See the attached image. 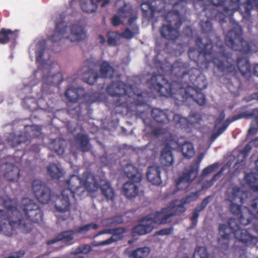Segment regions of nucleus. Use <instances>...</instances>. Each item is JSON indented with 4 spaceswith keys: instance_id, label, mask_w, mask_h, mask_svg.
I'll list each match as a JSON object with an SVG mask.
<instances>
[{
    "instance_id": "64",
    "label": "nucleus",
    "mask_w": 258,
    "mask_h": 258,
    "mask_svg": "<svg viewBox=\"0 0 258 258\" xmlns=\"http://www.w3.org/2000/svg\"><path fill=\"white\" fill-rule=\"evenodd\" d=\"M98 40L101 43H103L105 42V38L101 35H99Z\"/></svg>"
},
{
    "instance_id": "49",
    "label": "nucleus",
    "mask_w": 258,
    "mask_h": 258,
    "mask_svg": "<svg viewBox=\"0 0 258 258\" xmlns=\"http://www.w3.org/2000/svg\"><path fill=\"white\" fill-rule=\"evenodd\" d=\"M218 164L217 163H214L210 166H209L203 170V175L205 176L213 172L218 167Z\"/></svg>"
},
{
    "instance_id": "6",
    "label": "nucleus",
    "mask_w": 258,
    "mask_h": 258,
    "mask_svg": "<svg viewBox=\"0 0 258 258\" xmlns=\"http://www.w3.org/2000/svg\"><path fill=\"white\" fill-rule=\"evenodd\" d=\"M234 234L235 238L239 241L242 240V230L241 222L239 220L231 219L229 221V226L220 225L219 229V237L218 239L220 245H226L231 232Z\"/></svg>"
},
{
    "instance_id": "47",
    "label": "nucleus",
    "mask_w": 258,
    "mask_h": 258,
    "mask_svg": "<svg viewBox=\"0 0 258 258\" xmlns=\"http://www.w3.org/2000/svg\"><path fill=\"white\" fill-rule=\"evenodd\" d=\"M152 116L158 122H162V119L165 117V114L158 109H155L153 110Z\"/></svg>"
},
{
    "instance_id": "39",
    "label": "nucleus",
    "mask_w": 258,
    "mask_h": 258,
    "mask_svg": "<svg viewBox=\"0 0 258 258\" xmlns=\"http://www.w3.org/2000/svg\"><path fill=\"white\" fill-rule=\"evenodd\" d=\"M78 92L76 89L70 88L66 91V97L70 101L75 102L78 99Z\"/></svg>"
},
{
    "instance_id": "27",
    "label": "nucleus",
    "mask_w": 258,
    "mask_h": 258,
    "mask_svg": "<svg viewBox=\"0 0 258 258\" xmlns=\"http://www.w3.org/2000/svg\"><path fill=\"white\" fill-rule=\"evenodd\" d=\"M253 229L256 234V236L249 234L248 239H245L243 237V244L247 246H255L258 243V222L253 225Z\"/></svg>"
},
{
    "instance_id": "13",
    "label": "nucleus",
    "mask_w": 258,
    "mask_h": 258,
    "mask_svg": "<svg viewBox=\"0 0 258 258\" xmlns=\"http://www.w3.org/2000/svg\"><path fill=\"white\" fill-rule=\"evenodd\" d=\"M124 232V230L122 228L113 230H105L102 231L101 232H99L97 235L106 233H111L112 234V237L107 240L100 242H94L93 243V245L95 246H99L110 244L113 242L121 239L123 237V234Z\"/></svg>"
},
{
    "instance_id": "53",
    "label": "nucleus",
    "mask_w": 258,
    "mask_h": 258,
    "mask_svg": "<svg viewBox=\"0 0 258 258\" xmlns=\"http://www.w3.org/2000/svg\"><path fill=\"white\" fill-rule=\"evenodd\" d=\"M253 147L251 144H250V141L245 146V147L243 149V156L245 157L247 156L248 153L251 150L252 148Z\"/></svg>"
},
{
    "instance_id": "16",
    "label": "nucleus",
    "mask_w": 258,
    "mask_h": 258,
    "mask_svg": "<svg viewBox=\"0 0 258 258\" xmlns=\"http://www.w3.org/2000/svg\"><path fill=\"white\" fill-rule=\"evenodd\" d=\"M141 8L143 12L150 11L152 14L153 12L161 11L164 7V3L161 0H142Z\"/></svg>"
},
{
    "instance_id": "30",
    "label": "nucleus",
    "mask_w": 258,
    "mask_h": 258,
    "mask_svg": "<svg viewBox=\"0 0 258 258\" xmlns=\"http://www.w3.org/2000/svg\"><path fill=\"white\" fill-rule=\"evenodd\" d=\"M100 186L104 195L108 199H112L114 196V192L109 183L106 180L102 179L100 181Z\"/></svg>"
},
{
    "instance_id": "36",
    "label": "nucleus",
    "mask_w": 258,
    "mask_h": 258,
    "mask_svg": "<svg viewBox=\"0 0 258 258\" xmlns=\"http://www.w3.org/2000/svg\"><path fill=\"white\" fill-rule=\"evenodd\" d=\"M173 119L175 122L178 123L179 124H181V126H183L184 125V124L187 123V119L181 116L179 114L175 115L173 117ZM196 122H197V121L196 120L195 116H190L189 121H188V123L194 124V123H195Z\"/></svg>"
},
{
    "instance_id": "11",
    "label": "nucleus",
    "mask_w": 258,
    "mask_h": 258,
    "mask_svg": "<svg viewBox=\"0 0 258 258\" xmlns=\"http://www.w3.org/2000/svg\"><path fill=\"white\" fill-rule=\"evenodd\" d=\"M148 84L162 96L169 97L172 94L170 85L162 76H153L148 82Z\"/></svg>"
},
{
    "instance_id": "41",
    "label": "nucleus",
    "mask_w": 258,
    "mask_h": 258,
    "mask_svg": "<svg viewBox=\"0 0 258 258\" xmlns=\"http://www.w3.org/2000/svg\"><path fill=\"white\" fill-rule=\"evenodd\" d=\"M251 75L250 64L248 60H245V63H243V77L248 80Z\"/></svg>"
},
{
    "instance_id": "54",
    "label": "nucleus",
    "mask_w": 258,
    "mask_h": 258,
    "mask_svg": "<svg viewBox=\"0 0 258 258\" xmlns=\"http://www.w3.org/2000/svg\"><path fill=\"white\" fill-rule=\"evenodd\" d=\"M12 219V218H11ZM22 222L20 221L19 219L16 221L13 220V219L10 220L9 221V225H8V227H15V225H18V226L22 227Z\"/></svg>"
},
{
    "instance_id": "35",
    "label": "nucleus",
    "mask_w": 258,
    "mask_h": 258,
    "mask_svg": "<svg viewBox=\"0 0 258 258\" xmlns=\"http://www.w3.org/2000/svg\"><path fill=\"white\" fill-rule=\"evenodd\" d=\"M113 73L112 68L107 62H104L101 66L100 76L102 77H111Z\"/></svg>"
},
{
    "instance_id": "26",
    "label": "nucleus",
    "mask_w": 258,
    "mask_h": 258,
    "mask_svg": "<svg viewBox=\"0 0 258 258\" xmlns=\"http://www.w3.org/2000/svg\"><path fill=\"white\" fill-rule=\"evenodd\" d=\"M150 252V249L148 247L138 248L132 251L129 256L132 258H145Z\"/></svg>"
},
{
    "instance_id": "22",
    "label": "nucleus",
    "mask_w": 258,
    "mask_h": 258,
    "mask_svg": "<svg viewBox=\"0 0 258 258\" xmlns=\"http://www.w3.org/2000/svg\"><path fill=\"white\" fill-rule=\"evenodd\" d=\"M131 181L125 183L123 186V193L128 198L136 197L138 192V187L136 182Z\"/></svg>"
},
{
    "instance_id": "48",
    "label": "nucleus",
    "mask_w": 258,
    "mask_h": 258,
    "mask_svg": "<svg viewBox=\"0 0 258 258\" xmlns=\"http://www.w3.org/2000/svg\"><path fill=\"white\" fill-rule=\"evenodd\" d=\"M98 228V225L96 224H90L88 225H85L84 226L81 227L79 228L77 232H85L91 229H97Z\"/></svg>"
},
{
    "instance_id": "61",
    "label": "nucleus",
    "mask_w": 258,
    "mask_h": 258,
    "mask_svg": "<svg viewBox=\"0 0 258 258\" xmlns=\"http://www.w3.org/2000/svg\"><path fill=\"white\" fill-rule=\"evenodd\" d=\"M250 100L256 99L258 100V92L252 93L250 96Z\"/></svg>"
},
{
    "instance_id": "28",
    "label": "nucleus",
    "mask_w": 258,
    "mask_h": 258,
    "mask_svg": "<svg viewBox=\"0 0 258 258\" xmlns=\"http://www.w3.org/2000/svg\"><path fill=\"white\" fill-rule=\"evenodd\" d=\"M163 37L168 39H174L177 36V31L175 29L170 28L169 26L163 25L161 30Z\"/></svg>"
},
{
    "instance_id": "42",
    "label": "nucleus",
    "mask_w": 258,
    "mask_h": 258,
    "mask_svg": "<svg viewBox=\"0 0 258 258\" xmlns=\"http://www.w3.org/2000/svg\"><path fill=\"white\" fill-rule=\"evenodd\" d=\"M194 258H208L206 249L205 247H199L196 250Z\"/></svg>"
},
{
    "instance_id": "4",
    "label": "nucleus",
    "mask_w": 258,
    "mask_h": 258,
    "mask_svg": "<svg viewBox=\"0 0 258 258\" xmlns=\"http://www.w3.org/2000/svg\"><path fill=\"white\" fill-rule=\"evenodd\" d=\"M46 42L41 40L33 44L30 48L31 52H35L36 54V61L39 65V69L44 74V77L50 83H56L58 80L57 76H49L53 69L54 63L49 58L48 51L46 49Z\"/></svg>"
},
{
    "instance_id": "9",
    "label": "nucleus",
    "mask_w": 258,
    "mask_h": 258,
    "mask_svg": "<svg viewBox=\"0 0 258 258\" xmlns=\"http://www.w3.org/2000/svg\"><path fill=\"white\" fill-rule=\"evenodd\" d=\"M230 211L233 214H238L241 212L242 203V190L241 187L235 186L228 194Z\"/></svg>"
},
{
    "instance_id": "46",
    "label": "nucleus",
    "mask_w": 258,
    "mask_h": 258,
    "mask_svg": "<svg viewBox=\"0 0 258 258\" xmlns=\"http://www.w3.org/2000/svg\"><path fill=\"white\" fill-rule=\"evenodd\" d=\"M78 141L81 144L83 151H87L89 149V147L88 146V139L86 136H81L79 139Z\"/></svg>"
},
{
    "instance_id": "32",
    "label": "nucleus",
    "mask_w": 258,
    "mask_h": 258,
    "mask_svg": "<svg viewBox=\"0 0 258 258\" xmlns=\"http://www.w3.org/2000/svg\"><path fill=\"white\" fill-rule=\"evenodd\" d=\"M48 171L50 175L54 178H59L63 175V170L55 164H51L48 167Z\"/></svg>"
},
{
    "instance_id": "40",
    "label": "nucleus",
    "mask_w": 258,
    "mask_h": 258,
    "mask_svg": "<svg viewBox=\"0 0 258 258\" xmlns=\"http://www.w3.org/2000/svg\"><path fill=\"white\" fill-rule=\"evenodd\" d=\"M55 147L54 150L59 155H61L64 152L65 142L62 140H58L54 143Z\"/></svg>"
},
{
    "instance_id": "12",
    "label": "nucleus",
    "mask_w": 258,
    "mask_h": 258,
    "mask_svg": "<svg viewBox=\"0 0 258 258\" xmlns=\"http://www.w3.org/2000/svg\"><path fill=\"white\" fill-rule=\"evenodd\" d=\"M243 118H253L247 131L246 139H248L258 132V108L243 112Z\"/></svg>"
},
{
    "instance_id": "7",
    "label": "nucleus",
    "mask_w": 258,
    "mask_h": 258,
    "mask_svg": "<svg viewBox=\"0 0 258 258\" xmlns=\"http://www.w3.org/2000/svg\"><path fill=\"white\" fill-rule=\"evenodd\" d=\"M200 196L199 191L192 192L181 200H176L166 208L164 209V213H166L168 217L177 215L185 211L184 205L197 200Z\"/></svg>"
},
{
    "instance_id": "52",
    "label": "nucleus",
    "mask_w": 258,
    "mask_h": 258,
    "mask_svg": "<svg viewBox=\"0 0 258 258\" xmlns=\"http://www.w3.org/2000/svg\"><path fill=\"white\" fill-rule=\"evenodd\" d=\"M6 215L4 213V212L1 210H0V221L2 220H5L7 221L6 220ZM3 231L4 233L6 235H9L10 233H7L6 231L5 230V227L4 226L0 225V231Z\"/></svg>"
},
{
    "instance_id": "44",
    "label": "nucleus",
    "mask_w": 258,
    "mask_h": 258,
    "mask_svg": "<svg viewBox=\"0 0 258 258\" xmlns=\"http://www.w3.org/2000/svg\"><path fill=\"white\" fill-rule=\"evenodd\" d=\"M91 250V247L88 245H84L81 246H79L76 249H74L72 251V253L74 254L79 253H87Z\"/></svg>"
},
{
    "instance_id": "51",
    "label": "nucleus",
    "mask_w": 258,
    "mask_h": 258,
    "mask_svg": "<svg viewBox=\"0 0 258 258\" xmlns=\"http://www.w3.org/2000/svg\"><path fill=\"white\" fill-rule=\"evenodd\" d=\"M5 206L8 209V214L10 215L12 214L13 216H16V218H18V212H17L16 208L13 206H9L7 203H5Z\"/></svg>"
},
{
    "instance_id": "24",
    "label": "nucleus",
    "mask_w": 258,
    "mask_h": 258,
    "mask_svg": "<svg viewBox=\"0 0 258 258\" xmlns=\"http://www.w3.org/2000/svg\"><path fill=\"white\" fill-rule=\"evenodd\" d=\"M244 179L250 189L258 194V174L253 173H247L245 175Z\"/></svg>"
},
{
    "instance_id": "57",
    "label": "nucleus",
    "mask_w": 258,
    "mask_h": 258,
    "mask_svg": "<svg viewBox=\"0 0 258 258\" xmlns=\"http://www.w3.org/2000/svg\"><path fill=\"white\" fill-rule=\"evenodd\" d=\"M171 232H172V230L171 229L167 228V229H162V230L158 231L157 233V234L162 235H167V234L171 233Z\"/></svg>"
},
{
    "instance_id": "60",
    "label": "nucleus",
    "mask_w": 258,
    "mask_h": 258,
    "mask_svg": "<svg viewBox=\"0 0 258 258\" xmlns=\"http://www.w3.org/2000/svg\"><path fill=\"white\" fill-rule=\"evenodd\" d=\"M250 144H252L253 147L257 148L258 147V137L255 138V139L252 140L250 141Z\"/></svg>"
},
{
    "instance_id": "10",
    "label": "nucleus",
    "mask_w": 258,
    "mask_h": 258,
    "mask_svg": "<svg viewBox=\"0 0 258 258\" xmlns=\"http://www.w3.org/2000/svg\"><path fill=\"white\" fill-rule=\"evenodd\" d=\"M32 189L36 197L40 202L47 204L51 200V195L49 188L41 181L34 180L32 183Z\"/></svg>"
},
{
    "instance_id": "17",
    "label": "nucleus",
    "mask_w": 258,
    "mask_h": 258,
    "mask_svg": "<svg viewBox=\"0 0 258 258\" xmlns=\"http://www.w3.org/2000/svg\"><path fill=\"white\" fill-rule=\"evenodd\" d=\"M0 165L1 169L3 171L5 177L9 180H17L19 178V169L11 164H3Z\"/></svg>"
},
{
    "instance_id": "55",
    "label": "nucleus",
    "mask_w": 258,
    "mask_h": 258,
    "mask_svg": "<svg viewBox=\"0 0 258 258\" xmlns=\"http://www.w3.org/2000/svg\"><path fill=\"white\" fill-rule=\"evenodd\" d=\"M89 73L91 74V76L86 80V81L89 84H93L96 78H98V76L96 74L93 72H91Z\"/></svg>"
},
{
    "instance_id": "15",
    "label": "nucleus",
    "mask_w": 258,
    "mask_h": 258,
    "mask_svg": "<svg viewBox=\"0 0 258 258\" xmlns=\"http://www.w3.org/2000/svg\"><path fill=\"white\" fill-rule=\"evenodd\" d=\"M198 167L196 165L190 171L184 174L183 177L180 178L176 183V186L178 189H183L186 188L189 183L191 182L197 176Z\"/></svg>"
},
{
    "instance_id": "37",
    "label": "nucleus",
    "mask_w": 258,
    "mask_h": 258,
    "mask_svg": "<svg viewBox=\"0 0 258 258\" xmlns=\"http://www.w3.org/2000/svg\"><path fill=\"white\" fill-rule=\"evenodd\" d=\"M121 37L120 33L116 32H109L108 33L107 42L110 45H115Z\"/></svg>"
},
{
    "instance_id": "20",
    "label": "nucleus",
    "mask_w": 258,
    "mask_h": 258,
    "mask_svg": "<svg viewBox=\"0 0 258 258\" xmlns=\"http://www.w3.org/2000/svg\"><path fill=\"white\" fill-rule=\"evenodd\" d=\"M160 171L157 166H150L147 172V177L151 183L155 185H159L161 183Z\"/></svg>"
},
{
    "instance_id": "56",
    "label": "nucleus",
    "mask_w": 258,
    "mask_h": 258,
    "mask_svg": "<svg viewBox=\"0 0 258 258\" xmlns=\"http://www.w3.org/2000/svg\"><path fill=\"white\" fill-rule=\"evenodd\" d=\"M96 3L100 4L101 8H105L109 5L110 0H96Z\"/></svg>"
},
{
    "instance_id": "19",
    "label": "nucleus",
    "mask_w": 258,
    "mask_h": 258,
    "mask_svg": "<svg viewBox=\"0 0 258 258\" xmlns=\"http://www.w3.org/2000/svg\"><path fill=\"white\" fill-rule=\"evenodd\" d=\"M243 6L245 10L243 13V23L245 21L249 25L252 23L250 12L254 8H258V0H246L243 3Z\"/></svg>"
},
{
    "instance_id": "23",
    "label": "nucleus",
    "mask_w": 258,
    "mask_h": 258,
    "mask_svg": "<svg viewBox=\"0 0 258 258\" xmlns=\"http://www.w3.org/2000/svg\"><path fill=\"white\" fill-rule=\"evenodd\" d=\"M124 172L127 177L136 182H139L141 180V174L132 164H128L123 168Z\"/></svg>"
},
{
    "instance_id": "1",
    "label": "nucleus",
    "mask_w": 258,
    "mask_h": 258,
    "mask_svg": "<svg viewBox=\"0 0 258 258\" xmlns=\"http://www.w3.org/2000/svg\"><path fill=\"white\" fill-rule=\"evenodd\" d=\"M66 186L69 189H63L55 202L56 209L61 212L69 209V195L76 194L81 196L87 192L95 191L98 189L96 179L88 172L84 173L81 178L75 175L70 176L66 182Z\"/></svg>"
},
{
    "instance_id": "8",
    "label": "nucleus",
    "mask_w": 258,
    "mask_h": 258,
    "mask_svg": "<svg viewBox=\"0 0 258 258\" xmlns=\"http://www.w3.org/2000/svg\"><path fill=\"white\" fill-rule=\"evenodd\" d=\"M22 207L25 217L36 223L42 220V215L38 206L31 200L23 199L22 202Z\"/></svg>"
},
{
    "instance_id": "63",
    "label": "nucleus",
    "mask_w": 258,
    "mask_h": 258,
    "mask_svg": "<svg viewBox=\"0 0 258 258\" xmlns=\"http://www.w3.org/2000/svg\"><path fill=\"white\" fill-rule=\"evenodd\" d=\"M197 210H197L195 212H194V213L193 214V215L192 217V221H194L195 220H196L199 217V214L198 213Z\"/></svg>"
},
{
    "instance_id": "38",
    "label": "nucleus",
    "mask_w": 258,
    "mask_h": 258,
    "mask_svg": "<svg viewBox=\"0 0 258 258\" xmlns=\"http://www.w3.org/2000/svg\"><path fill=\"white\" fill-rule=\"evenodd\" d=\"M256 46L252 42H246L243 39V53L248 54L256 51Z\"/></svg>"
},
{
    "instance_id": "34",
    "label": "nucleus",
    "mask_w": 258,
    "mask_h": 258,
    "mask_svg": "<svg viewBox=\"0 0 258 258\" xmlns=\"http://www.w3.org/2000/svg\"><path fill=\"white\" fill-rule=\"evenodd\" d=\"M181 150L183 156L187 158H190L195 154L193 145L190 143H184L182 145Z\"/></svg>"
},
{
    "instance_id": "2",
    "label": "nucleus",
    "mask_w": 258,
    "mask_h": 258,
    "mask_svg": "<svg viewBox=\"0 0 258 258\" xmlns=\"http://www.w3.org/2000/svg\"><path fill=\"white\" fill-rule=\"evenodd\" d=\"M115 8L117 12L111 19L113 25L117 26L123 23L126 20L128 27L121 34V37L131 39L139 33V28L135 21L137 19V12L134 11L130 4L123 0H118L115 3Z\"/></svg>"
},
{
    "instance_id": "3",
    "label": "nucleus",
    "mask_w": 258,
    "mask_h": 258,
    "mask_svg": "<svg viewBox=\"0 0 258 258\" xmlns=\"http://www.w3.org/2000/svg\"><path fill=\"white\" fill-rule=\"evenodd\" d=\"M87 38L85 27L78 22H62L56 25L53 34L50 39L53 42L66 39L72 43H78Z\"/></svg>"
},
{
    "instance_id": "43",
    "label": "nucleus",
    "mask_w": 258,
    "mask_h": 258,
    "mask_svg": "<svg viewBox=\"0 0 258 258\" xmlns=\"http://www.w3.org/2000/svg\"><path fill=\"white\" fill-rule=\"evenodd\" d=\"M250 212L255 219H258V198L252 201Z\"/></svg>"
},
{
    "instance_id": "25",
    "label": "nucleus",
    "mask_w": 258,
    "mask_h": 258,
    "mask_svg": "<svg viewBox=\"0 0 258 258\" xmlns=\"http://www.w3.org/2000/svg\"><path fill=\"white\" fill-rule=\"evenodd\" d=\"M16 36V32H12L10 30L2 29L0 31V43H6L11 39H15Z\"/></svg>"
},
{
    "instance_id": "50",
    "label": "nucleus",
    "mask_w": 258,
    "mask_h": 258,
    "mask_svg": "<svg viewBox=\"0 0 258 258\" xmlns=\"http://www.w3.org/2000/svg\"><path fill=\"white\" fill-rule=\"evenodd\" d=\"M228 167L227 166H225L224 167H223V168H221V169L220 170V172L216 175H215L212 180L211 181H208L206 183L204 184L203 185V188H209L211 186H212V185L213 184V181H215L216 180V178L217 176H219V175L220 174H221L224 170H225Z\"/></svg>"
},
{
    "instance_id": "62",
    "label": "nucleus",
    "mask_w": 258,
    "mask_h": 258,
    "mask_svg": "<svg viewBox=\"0 0 258 258\" xmlns=\"http://www.w3.org/2000/svg\"><path fill=\"white\" fill-rule=\"evenodd\" d=\"M253 74L254 75L258 77V63L254 67Z\"/></svg>"
},
{
    "instance_id": "18",
    "label": "nucleus",
    "mask_w": 258,
    "mask_h": 258,
    "mask_svg": "<svg viewBox=\"0 0 258 258\" xmlns=\"http://www.w3.org/2000/svg\"><path fill=\"white\" fill-rule=\"evenodd\" d=\"M176 143L172 141L170 143L168 144L166 148L163 150L160 157V161L162 165L165 166L171 165L173 163V158L170 150L168 148L174 149L176 146Z\"/></svg>"
},
{
    "instance_id": "31",
    "label": "nucleus",
    "mask_w": 258,
    "mask_h": 258,
    "mask_svg": "<svg viewBox=\"0 0 258 258\" xmlns=\"http://www.w3.org/2000/svg\"><path fill=\"white\" fill-rule=\"evenodd\" d=\"M100 186L104 195L108 199H112L114 196V192L109 183L106 180L102 179L100 181Z\"/></svg>"
},
{
    "instance_id": "29",
    "label": "nucleus",
    "mask_w": 258,
    "mask_h": 258,
    "mask_svg": "<svg viewBox=\"0 0 258 258\" xmlns=\"http://www.w3.org/2000/svg\"><path fill=\"white\" fill-rule=\"evenodd\" d=\"M224 117V114L222 113L221 114L219 118L217 119L216 120L215 130L217 132V135L215 137V138H216L222 134L228 125V123H227L225 121H223Z\"/></svg>"
},
{
    "instance_id": "21",
    "label": "nucleus",
    "mask_w": 258,
    "mask_h": 258,
    "mask_svg": "<svg viewBox=\"0 0 258 258\" xmlns=\"http://www.w3.org/2000/svg\"><path fill=\"white\" fill-rule=\"evenodd\" d=\"M82 11L86 13H95L98 9L96 0H78Z\"/></svg>"
},
{
    "instance_id": "59",
    "label": "nucleus",
    "mask_w": 258,
    "mask_h": 258,
    "mask_svg": "<svg viewBox=\"0 0 258 258\" xmlns=\"http://www.w3.org/2000/svg\"><path fill=\"white\" fill-rule=\"evenodd\" d=\"M199 98L196 100V101L200 105H203L205 102V99L203 94L198 95Z\"/></svg>"
},
{
    "instance_id": "33",
    "label": "nucleus",
    "mask_w": 258,
    "mask_h": 258,
    "mask_svg": "<svg viewBox=\"0 0 258 258\" xmlns=\"http://www.w3.org/2000/svg\"><path fill=\"white\" fill-rule=\"evenodd\" d=\"M73 232L72 231H67L62 233L57 236V237L48 242V244H52L56 241H62L66 243H71V241L73 239Z\"/></svg>"
},
{
    "instance_id": "5",
    "label": "nucleus",
    "mask_w": 258,
    "mask_h": 258,
    "mask_svg": "<svg viewBox=\"0 0 258 258\" xmlns=\"http://www.w3.org/2000/svg\"><path fill=\"white\" fill-rule=\"evenodd\" d=\"M169 218L163 210L161 212L157 213L156 216L147 217L143 219L141 223L135 227L132 231L133 234L144 235L151 232L157 224L166 222Z\"/></svg>"
},
{
    "instance_id": "58",
    "label": "nucleus",
    "mask_w": 258,
    "mask_h": 258,
    "mask_svg": "<svg viewBox=\"0 0 258 258\" xmlns=\"http://www.w3.org/2000/svg\"><path fill=\"white\" fill-rule=\"evenodd\" d=\"M31 130L34 132L33 135L38 136L40 134V128L37 126H33L31 127Z\"/></svg>"
},
{
    "instance_id": "14",
    "label": "nucleus",
    "mask_w": 258,
    "mask_h": 258,
    "mask_svg": "<svg viewBox=\"0 0 258 258\" xmlns=\"http://www.w3.org/2000/svg\"><path fill=\"white\" fill-rule=\"evenodd\" d=\"M107 91L113 96H120L124 94L131 96L133 88L130 86L125 85L122 82H118L109 86Z\"/></svg>"
},
{
    "instance_id": "45",
    "label": "nucleus",
    "mask_w": 258,
    "mask_h": 258,
    "mask_svg": "<svg viewBox=\"0 0 258 258\" xmlns=\"http://www.w3.org/2000/svg\"><path fill=\"white\" fill-rule=\"evenodd\" d=\"M11 138L12 139H9V142L11 143V145L12 146H15L16 143L18 144L26 141L25 135L24 136L21 135L19 137H14L13 135H11Z\"/></svg>"
}]
</instances>
